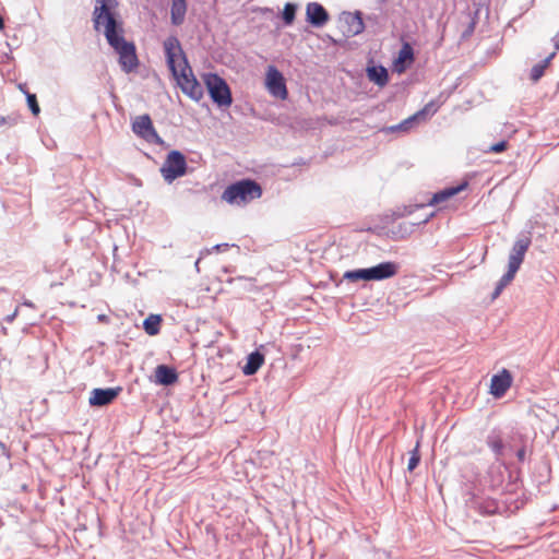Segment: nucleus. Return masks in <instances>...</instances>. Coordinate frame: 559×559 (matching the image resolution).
Listing matches in <instances>:
<instances>
[{
  "instance_id": "24",
  "label": "nucleus",
  "mask_w": 559,
  "mask_h": 559,
  "mask_svg": "<svg viewBox=\"0 0 559 559\" xmlns=\"http://www.w3.org/2000/svg\"><path fill=\"white\" fill-rule=\"evenodd\" d=\"M419 119L415 118V114L407 119L403 120L401 123L390 127L391 132H397V131H408L412 128V124L414 122H418Z\"/></svg>"
},
{
  "instance_id": "17",
  "label": "nucleus",
  "mask_w": 559,
  "mask_h": 559,
  "mask_svg": "<svg viewBox=\"0 0 559 559\" xmlns=\"http://www.w3.org/2000/svg\"><path fill=\"white\" fill-rule=\"evenodd\" d=\"M187 12V1L186 0H173L171 9H170V19L174 25H181L185 21Z\"/></svg>"
},
{
  "instance_id": "2",
  "label": "nucleus",
  "mask_w": 559,
  "mask_h": 559,
  "mask_svg": "<svg viewBox=\"0 0 559 559\" xmlns=\"http://www.w3.org/2000/svg\"><path fill=\"white\" fill-rule=\"evenodd\" d=\"M164 49L167 64L182 93L193 100H200L203 97V87L194 76L178 38H166Z\"/></svg>"
},
{
  "instance_id": "11",
  "label": "nucleus",
  "mask_w": 559,
  "mask_h": 559,
  "mask_svg": "<svg viewBox=\"0 0 559 559\" xmlns=\"http://www.w3.org/2000/svg\"><path fill=\"white\" fill-rule=\"evenodd\" d=\"M512 384V376L509 370L502 369L490 381V393L495 397H502Z\"/></svg>"
},
{
  "instance_id": "3",
  "label": "nucleus",
  "mask_w": 559,
  "mask_h": 559,
  "mask_svg": "<svg viewBox=\"0 0 559 559\" xmlns=\"http://www.w3.org/2000/svg\"><path fill=\"white\" fill-rule=\"evenodd\" d=\"M261 195L262 188L258 182L251 179H242L228 186L224 190L222 199L229 204L245 205L261 198Z\"/></svg>"
},
{
  "instance_id": "10",
  "label": "nucleus",
  "mask_w": 559,
  "mask_h": 559,
  "mask_svg": "<svg viewBox=\"0 0 559 559\" xmlns=\"http://www.w3.org/2000/svg\"><path fill=\"white\" fill-rule=\"evenodd\" d=\"M530 246H531L530 237L520 238L514 242L512 250L510 252V255H509L508 266L510 269H514V270L519 271V269L521 267V264L524 261L525 253L528 250Z\"/></svg>"
},
{
  "instance_id": "25",
  "label": "nucleus",
  "mask_w": 559,
  "mask_h": 559,
  "mask_svg": "<svg viewBox=\"0 0 559 559\" xmlns=\"http://www.w3.org/2000/svg\"><path fill=\"white\" fill-rule=\"evenodd\" d=\"M296 14V5L292 3H286L283 11V20L286 25H290L295 20Z\"/></svg>"
},
{
  "instance_id": "33",
  "label": "nucleus",
  "mask_w": 559,
  "mask_h": 559,
  "mask_svg": "<svg viewBox=\"0 0 559 559\" xmlns=\"http://www.w3.org/2000/svg\"><path fill=\"white\" fill-rule=\"evenodd\" d=\"M8 122V119L3 116H0V126H3Z\"/></svg>"
},
{
  "instance_id": "26",
  "label": "nucleus",
  "mask_w": 559,
  "mask_h": 559,
  "mask_svg": "<svg viewBox=\"0 0 559 559\" xmlns=\"http://www.w3.org/2000/svg\"><path fill=\"white\" fill-rule=\"evenodd\" d=\"M26 99H27L28 107H29L31 111L33 112V115L38 116V114L40 112V108L37 103L36 95L26 93Z\"/></svg>"
},
{
  "instance_id": "37",
  "label": "nucleus",
  "mask_w": 559,
  "mask_h": 559,
  "mask_svg": "<svg viewBox=\"0 0 559 559\" xmlns=\"http://www.w3.org/2000/svg\"><path fill=\"white\" fill-rule=\"evenodd\" d=\"M0 449H5L4 443H2L1 441H0Z\"/></svg>"
},
{
  "instance_id": "9",
  "label": "nucleus",
  "mask_w": 559,
  "mask_h": 559,
  "mask_svg": "<svg viewBox=\"0 0 559 559\" xmlns=\"http://www.w3.org/2000/svg\"><path fill=\"white\" fill-rule=\"evenodd\" d=\"M341 29L344 36L350 37L364 32L365 24L359 12H345L340 17Z\"/></svg>"
},
{
  "instance_id": "13",
  "label": "nucleus",
  "mask_w": 559,
  "mask_h": 559,
  "mask_svg": "<svg viewBox=\"0 0 559 559\" xmlns=\"http://www.w3.org/2000/svg\"><path fill=\"white\" fill-rule=\"evenodd\" d=\"M306 14L308 22L318 27L323 26L329 21L326 10L317 2L307 4Z\"/></svg>"
},
{
  "instance_id": "6",
  "label": "nucleus",
  "mask_w": 559,
  "mask_h": 559,
  "mask_svg": "<svg viewBox=\"0 0 559 559\" xmlns=\"http://www.w3.org/2000/svg\"><path fill=\"white\" fill-rule=\"evenodd\" d=\"M160 173L165 181L173 182L187 173V162L185 155L179 151H171L160 168Z\"/></svg>"
},
{
  "instance_id": "31",
  "label": "nucleus",
  "mask_w": 559,
  "mask_h": 559,
  "mask_svg": "<svg viewBox=\"0 0 559 559\" xmlns=\"http://www.w3.org/2000/svg\"><path fill=\"white\" fill-rule=\"evenodd\" d=\"M552 43H554L556 51L559 50V32L554 36Z\"/></svg>"
},
{
  "instance_id": "19",
  "label": "nucleus",
  "mask_w": 559,
  "mask_h": 559,
  "mask_svg": "<svg viewBox=\"0 0 559 559\" xmlns=\"http://www.w3.org/2000/svg\"><path fill=\"white\" fill-rule=\"evenodd\" d=\"M368 78L379 86H384L388 83V71L383 67H371L367 70Z\"/></svg>"
},
{
  "instance_id": "21",
  "label": "nucleus",
  "mask_w": 559,
  "mask_h": 559,
  "mask_svg": "<svg viewBox=\"0 0 559 559\" xmlns=\"http://www.w3.org/2000/svg\"><path fill=\"white\" fill-rule=\"evenodd\" d=\"M556 56V51L551 52L545 60L540 63L535 64L531 70V80L533 82H537L545 73V70L549 67L551 60Z\"/></svg>"
},
{
  "instance_id": "27",
  "label": "nucleus",
  "mask_w": 559,
  "mask_h": 559,
  "mask_svg": "<svg viewBox=\"0 0 559 559\" xmlns=\"http://www.w3.org/2000/svg\"><path fill=\"white\" fill-rule=\"evenodd\" d=\"M516 272H518L516 270L510 269L508 266L507 273L500 278V281L498 283L504 288L506 286H508L513 281V278L515 277Z\"/></svg>"
},
{
  "instance_id": "16",
  "label": "nucleus",
  "mask_w": 559,
  "mask_h": 559,
  "mask_svg": "<svg viewBox=\"0 0 559 559\" xmlns=\"http://www.w3.org/2000/svg\"><path fill=\"white\" fill-rule=\"evenodd\" d=\"M466 187L467 182H463L462 185H459L456 187L445 188L432 195V198L429 201V205H437L443 203L451 199L452 197L460 193L461 191H463Z\"/></svg>"
},
{
  "instance_id": "15",
  "label": "nucleus",
  "mask_w": 559,
  "mask_h": 559,
  "mask_svg": "<svg viewBox=\"0 0 559 559\" xmlns=\"http://www.w3.org/2000/svg\"><path fill=\"white\" fill-rule=\"evenodd\" d=\"M414 61V51L408 43H404L399 51V56L394 61V68L397 72H403L406 66Z\"/></svg>"
},
{
  "instance_id": "28",
  "label": "nucleus",
  "mask_w": 559,
  "mask_h": 559,
  "mask_svg": "<svg viewBox=\"0 0 559 559\" xmlns=\"http://www.w3.org/2000/svg\"><path fill=\"white\" fill-rule=\"evenodd\" d=\"M507 148H508V142L507 141H500V142L489 146V148L486 152H488V153H502Z\"/></svg>"
},
{
  "instance_id": "36",
  "label": "nucleus",
  "mask_w": 559,
  "mask_h": 559,
  "mask_svg": "<svg viewBox=\"0 0 559 559\" xmlns=\"http://www.w3.org/2000/svg\"><path fill=\"white\" fill-rule=\"evenodd\" d=\"M20 90L23 92V93H28L27 91L24 90L23 85H20Z\"/></svg>"
},
{
  "instance_id": "5",
  "label": "nucleus",
  "mask_w": 559,
  "mask_h": 559,
  "mask_svg": "<svg viewBox=\"0 0 559 559\" xmlns=\"http://www.w3.org/2000/svg\"><path fill=\"white\" fill-rule=\"evenodd\" d=\"M202 80L212 100L219 107H229L233 103L231 92L226 81L216 73H205Z\"/></svg>"
},
{
  "instance_id": "35",
  "label": "nucleus",
  "mask_w": 559,
  "mask_h": 559,
  "mask_svg": "<svg viewBox=\"0 0 559 559\" xmlns=\"http://www.w3.org/2000/svg\"><path fill=\"white\" fill-rule=\"evenodd\" d=\"M4 27V21L2 19V16H0V29H3Z\"/></svg>"
},
{
  "instance_id": "1",
  "label": "nucleus",
  "mask_w": 559,
  "mask_h": 559,
  "mask_svg": "<svg viewBox=\"0 0 559 559\" xmlns=\"http://www.w3.org/2000/svg\"><path fill=\"white\" fill-rule=\"evenodd\" d=\"M117 5V0H98L93 11L94 28L99 31V26L104 25L105 37L119 55L121 69L130 73L138 68L139 59L134 44L124 39L122 24L114 15L112 10Z\"/></svg>"
},
{
  "instance_id": "4",
  "label": "nucleus",
  "mask_w": 559,
  "mask_h": 559,
  "mask_svg": "<svg viewBox=\"0 0 559 559\" xmlns=\"http://www.w3.org/2000/svg\"><path fill=\"white\" fill-rule=\"evenodd\" d=\"M399 266L394 262H383L369 269L347 271L344 278L350 282L358 281H381L393 277L397 274Z\"/></svg>"
},
{
  "instance_id": "7",
  "label": "nucleus",
  "mask_w": 559,
  "mask_h": 559,
  "mask_svg": "<svg viewBox=\"0 0 559 559\" xmlns=\"http://www.w3.org/2000/svg\"><path fill=\"white\" fill-rule=\"evenodd\" d=\"M133 133L150 144L162 145L163 139L158 135L151 117L147 114L136 116L132 121Z\"/></svg>"
},
{
  "instance_id": "29",
  "label": "nucleus",
  "mask_w": 559,
  "mask_h": 559,
  "mask_svg": "<svg viewBox=\"0 0 559 559\" xmlns=\"http://www.w3.org/2000/svg\"><path fill=\"white\" fill-rule=\"evenodd\" d=\"M489 447L497 453L500 454L503 448L502 440L500 438H493L488 441Z\"/></svg>"
},
{
  "instance_id": "20",
  "label": "nucleus",
  "mask_w": 559,
  "mask_h": 559,
  "mask_svg": "<svg viewBox=\"0 0 559 559\" xmlns=\"http://www.w3.org/2000/svg\"><path fill=\"white\" fill-rule=\"evenodd\" d=\"M160 323H162L160 316L151 314L144 320L143 328L148 335L154 336L159 333Z\"/></svg>"
},
{
  "instance_id": "30",
  "label": "nucleus",
  "mask_w": 559,
  "mask_h": 559,
  "mask_svg": "<svg viewBox=\"0 0 559 559\" xmlns=\"http://www.w3.org/2000/svg\"><path fill=\"white\" fill-rule=\"evenodd\" d=\"M504 288L498 283L492 294V299H496Z\"/></svg>"
},
{
  "instance_id": "32",
  "label": "nucleus",
  "mask_w": 559,
  "mask_h": 559,
  "mask_svg": "<svg viewBox=\"0 0 559 559\" xmlns=\"http://www.w3.org/2000/svg\"><path fill=\"white\" fill-rule=\"evenodd\" d=\"M524 456H525V451L522 449L518 452V457L522 461V460H524Z\"/></svg>"
},
{
  "instance_id": "23",
  "label": "nucleus",
  "mask_w": 559,
  "mask_h": 559,
  "mask_svg": "<svg viewBox=\"0 0 559 559\" xmlns=\"http://www.w3.org/2000/svg\"><path fill=\"white\" fill-rule=\"evenodd\" d=\"M420 442L417 441L415 448L409 453V460L407 464V471L413 472L420 462Z\"/></svg>"
},
{
  "instance_id": "34",
  "label": "nucleus",
  "mask_w": 559,
  "mask_h": 559,
  "mask_svg": "<svg viewBox=\"0 0 559 559\" xmlns=\"http://www.w3.org/2000/svg\"><path fill=\"white\" fill-rule=\"evenodd\" d=\"M222 247H227V245H216L213 247V249L216 251H219V250H222Z\"/></svg>"
},
{
  "instance_id": "8",
  "label": "nucleus",
  "mask_w": 559,
  "mask_h": 559,
  "mask_svg": "<svg viewBox=\"0 0 559 559\" xmlns=\"http://www.w3.org/2000/svg\"><path fill=\"white\" fill-rule=\"evenodd\" d=\"M265 87L272 96L282 100L288 96L285 79L274 66H269L266 70Z\"/></svg>"
},
{
  "instance_id": "14",
  "label": "nucleus",
  "mask_w": 559,
  "mask_h": 559,
  "mask_svg": "<svg viewBox=\"0 0 559 559\" xmlns=\"http://www.w3.org/2000/svg\"><path fill=\"white\" fill-rule=\"evenodd\" d=\"M156 382L163 385H171L178 381V374L174 368L159 365L155 369Z\"/></svg>"
},
{
  "instance_id": "12",
  "label": "nucleus",
  "mask_w": 559,
  "mask_h": 559,
  "mask_svg": "<svg viewBox=\"0 0 559 559\" xmlns=\"http://www.w3.org/2000/svg\"><path fill=\"white\" fill-rule=\"evenodd\" d=\"M121 388L94 389L88 402L92 406H105L110 404L120 393Z\"/></svg>"
},
{
  "instance_id": "22",
  "label": "nucleus",
  "mask_w": 559,
  "mask_h": 559,
  "mask_svg": "<svg viewBox=\"0 0 559 559\" xmlns=\"http://www.w3.org/2000/svg\"><path fill=\"white\" fill-rule=\"evenodd\" d=\"M438 108H439L438 104L436 102L431 100L428 104H426L423 109H420L419 111H417L415 114V118H418L419 121H424L427 119V117L436 114Z\"/></svg>"
},
{
  "instance_id": "18",
  "label": "nucleus",
  "mask_w": 559,
  "mask_h": 559,
  "mask_svg": "<svg viewBox=\"0 0 559 559\" xmlns=\"http://www.w3.org/2000/svg\"><path fill=\"white\" fill-rule=\"evenodd\" d=\"M264 362V357L259 352H253L248 356L247 364L242 371L246 376L254 374Z\"/></svg>"
}]
</instances>
